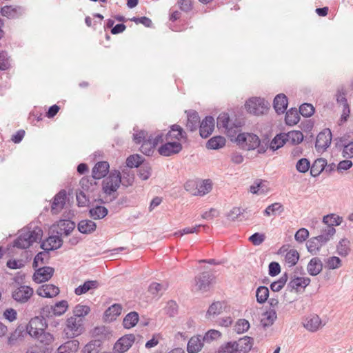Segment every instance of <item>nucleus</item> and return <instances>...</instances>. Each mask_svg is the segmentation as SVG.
<instances>
[{
  "instance_id": "1",
  "label": "nucleus",
  "mask_w": 353,
  "mask_h": 353,
  "mask_svg": "<svg viewBox=\"0 0 353 353\" xmlns=\"http://www.w3.org/2000/svg\"><path fill=\"white\" fill-rule=\"evenodd\" d=\"M48 323L45 322L41 327H34L32 325L27 327L30 335L37 339L36 346L28 350L26 353H50L53 350L52 343L54 336L52 334L46 332Z\"/></svg>"
},
{
  "instance_id": "2",
  "label": "nucleus",
  "mask_w": 353,
  "mask_h": 353,
  "mask_svg": "<svg viewBox=\"0 0 353 353\" xmlns=\"http://www.w3.org/2000/svg\"><path fill=\"white\" fill-rule=\"evenodd\" d=\"M235 141L246 150H253L257 148V152L259 154L265 153L268 148V141L263 140L261 143L259 137L253 133H239L235 139Z\"/></svg>"
},
{
  "instance_id": "3",
  "label": "nucleus",
  "mask_w": 353,
  "mask_h": 353,
  "mask_svg": "<svg viewBox=\"0 0 353 353\" xmlns=\"http://www.w3.org/2000/svg\"><path fill=\"white\" fill-rule=\"evenodd\" d=\"M43 230L39 227L34 229H23L19 236L14 241L13 246L19 249H26L30 247L33 243L41 239Z\"/></svg>"
},
{
  "instance_id": "4",
  "label": "nucleus",
  "mask_w": 353,
  "mask_h": 353,
  "mask_svg": "<svg viewBox=\"0 0 353 353\" xmlns=\"http://www.w3.org/2000/svg\"><path fill=\"white\" fill-rule=\"evenodd\" d=\"M121 183V174L119 171L111 172L102 182L103 192L108 196L113 195V199L117 197V191Z\"/></svg>"
},
{
  "instance_id": "5",
  "label": "nucleus",
  "mask_w": 353,
  "mask_h": 353,
  "mask_svg": "<svg viewBox=\"0 0 353 353\" xmlns=\"http://www.w3.org/2000/svg\"><path fill=\"white\" fill-rule=\"evenodd\" d=\"M217 127L224 128L228 136L233 137L236 130L241 127V123L236 120L232 121L228 113L222 112L217 117Z\"/></svg>"
},
{
  "instance_id": "6",
  "label": "nucleus",
  "mask_w": 353,
  "mask_h": 353,
  "mask_svg": "<svg viewBox=\"0 0 353 353\" xmlns=\"http://www.w3.org/2000/svg\"><path fill=\"white\" fill-rule=\"evenodd\" d=\"M245 106L248 112L254 115L263 114L268 110V103L260 97L249 99Z\"/></svg>"
},
{
  "instance_id": "7",
  "label": "nucleus",
  "mask_w": 353,
  "mask_h": 353,
  "mask_svg": "<svg viewBox=\"0 0 353 353\" xmlns=\"http://www.w3.org/2000/svg\"><path fill=\"white\" fill-rule=\"evenodd\" d=\"M84 330L83 319L75 316H70L66 320V327L64 332L68 338L79 336Z\"/></svg>"
},
{
  "instance_id": "8",
  "label": "nucleus",
  "mask_w": 353,
  "mask_h": 353,
  "mask_svg": "<svg viewBox=\"0 0 353 353\" xmlns=\"http://www.w3.org/2000/svg\"><path fill=\"white\" fill-rule=\"evenodd\" d=\"M33 293L34 290L31 287L21 285L12 292V298L16 302L24 304L28 302Z\"/></svg>"
},
{
  "instance_id": "9",
  "label": "nucleus",
  "mask_w": 353,
  "mask_h": 353,
  "mask_svg": "<svg viewBox=\"0 0 353 353\" xmlns=\"http://www.w3.org/2000/svg\"><path fill=\"white\" fill-rule=\"evenodd\" d=\"M182 150L183 145L180 142L166 141L159 147L158 152L163 157H168L179 154Z\"/></svg>"
},
{
  "instance_id": "10",
  "label": "nucleus",
  "mask_w": 353,
  "mask_h": 353,
  "mask_svg": "<svg viewBox=\"0 0 353 353\" xmlns=\"http://www.w3.org/2000/svg\"><path fill=\"white\" fill-rule=\"evenodd\" d=\"M332 134L329 128H325L320 132L316 139L315 148L317 152H324L330 147Z\"/></svg>"
},
{
  "instance_id": "11",
  "label": "nucleus",
  "mask_w": 353,
  "mask_h": 353,
  "mask_svg": "<svg viewBox=\"0 0 353 353\" xmlns=\"http://www.w3.org/2000/svg\"><path fill=\"white\" fill-rule=\"evenodd\" d=\"M170 130L165 135V141H179L188 140L186 132L178 124H173L169 127Z\"/></svg>"
},
{
  "instance_id": "12",
  "label": "nucleus",
  "mask_w": 353,
  "mask_h": 353,
  "mask_svg": "<svg viewBox=\"0 0 353 353\" xmlns=\"http://www.w3.org/2000/svg\"><path fill=\"white\" fill-rule=\"evenodd\" d=\"M135 335L133 334H125L119 339L114 345V353H124L127 352L135 341Z\"/></svg>"
},
{
  "instance_id": "13",
  "label": "nucleus",
  "mask_w": 353,
  "mask_h": 353,
  "mask_svg": "<svg viewBox=\"0 0 353 353\" xmlns=\"http://www.w3.org/2000/svg\"><path fill=\"white\" fill-rule=\"evenodd\" d=\"M214 279L213 274L210 272H203L195 276V286L198 290L208 292Z\"/></svg>"
},
{
  "instance_id": "14",
  "label": "nucleus",
  "mask_w": 353,
  "mask_h": 353,
  "mask_svg": "<svg viewBox=\"0 0 353 353\" xmlns=\"http://www.w3.org/2000/svg\"><path fill=\"white\" fill-rule=\"evenodd\" d=\"M54 269L50 266H44L35 270L32 280L37 283L49 281L53 276Z\"/></svg>"
},
{
  "instance_id": "15",
  "label": "nucleus",
  "mask_w": 353,
  "mask_h": 353,
  "mask_svg": "<svg viewBox=\"0 0 353 353\" xmlns=\"http://www.w3.org/2000/svg\"><path fill=\"white\" fill-rule=\"evenodd\" d=\"M54 316L52 305H45L41 309L39 316L32 319L30 325L33 324L37 325L39 323L43 326V323L48 322L47 319H50Z\"/></svg>"
},
{
  "instance_id": "16",
  "label": "nucleus",
  "mask_w": 353,
  "mask_h": 353,
  "mask_svg": "<svg viewBox=\"0 0 353 353\" xmlns=\"http://www.w3.org/2000/svg\"><path fill=\"white\" fill-rule=\"evenodd\" d=\"M214 128V119L212 116H206L201 122L199 134L202 138H208L212 133Z\"/></svg>"
},
{
  "instance_id": "17",
  "label": "nucleus",
  "mask_w": 353,
  "mask_h": 353,
  "mask_svg": "<svg viewBox=\"0 0 353 353\" xmlns=\"http://www.w3.org/2000/svg\"><path fill=\"white\" fill-rule=\"evenodd\" d=\"M66 199V190H61L53 198L51 205V212L55 214L61 210L65 204Z\"/></svg>"
},
{
  "instance_id": "18",
  "label": "nucleus",
  "mask_w": 353,
  "mask_h": 353,
  "mask_svg": "<svg viewBox=\"0 0 353 353\" xmlns=\"http://www.w3.org/2000/svg\"><path fill=\"white\" fill-rule=\"evenodd\" d=\"M109 163L107 161H99L95 164L92 170L93 179H101L106 176L109 172Z\"/></svg>"
},
{
  "instance_id": "19",
  "label": "nucleus",
  "mask_w": 353,
  "mask_h": 353,
  "mask_svg": "<svg viewBox=\"0 0 353 353\" xmlns=\"http://www.w3.org/2000/svg\"><path fill=\"white\" fill-rule=\"evenodd\" d=\"M59 293V289L52 284H43L38 288L37 294L42 297L52 298Z\"/></svg>"
},
{
  "instance_id": "20",
  "label": "nucleus",
  "mask_w": 353,
  "mask_h": 353,
  "mask_svg": "<svg viewBox=\"0 0 353 353\" xmlns=\"http://www.w3.org/2000/svg\"><path fill=\"white\" fill-rule=\"evenodd\" d=\"M310 281L311 280L308 277L295 276L288 283L287 288L290 292L294 290L299 291L300 288L304 289L309 285Z\"/></svg>"
},
{
  "instance_id": "21",
  "label": "nucleus",
  "mask_w": 353,
  "mask_h": 353,
  "mask_svg": "<svg viewBox=\"0 0 353 353\" xmlns=\"http://www.w3.org/2000/svg\"><path fill=\"white\" fill-rule=\"evenodd\" d=\"M122 311V306L119 303H114L110 306L103 314V320L105 322H112L116 320Z\"/></svg>"
},
{
  "instance_id": "22",
  "label": "nucleus",
  "mask_w": 353,
  "mask_h": 353,
  "mask_svg": "<svg viewBox=\"0 0 353 353\" xmlns=\"http://www.w3.org/2000/svg\"><path fill=\"white\" fill-rule=\"evenodd\" d=\"M225 307V303L223 301H216L212 303L206 312V318L213 321L215 317L223 312Z\"/></svg>"
},
{
  "instance_id": "23",
  "label": "nucleus",
  "mask_w": 353,
  "mask_h": 353,
  "mask_svg": "<svg viewBox=\"0 0 353 353\" xmlns=\"http://www.w3.org/2000/svg\"><path fill=\"white\" fill-rule=\"evenodd\" d=\"M288 99L284 94H277L273 101V107L279 114H283L288 108Z\"/></svg>"
},
{
  "instance_id": "24",
  "label": "nucleus",
  "mask_w": 353,
  "mask_h": 353,
  "mask_svg": "<svg viewBox=\"0 0 353 353\" xmlns=\"http://www.w3.org/2000/svg\"><path fill=\"white\" fill-rule=\"evenodd\" d=\"M185 113L188 117L186 123L187 129L190 132L196 131L200 122L198 112L195 110H185Z\"/></svg>"
},
{
  "instance_id": "25",
  "label": "nucleus",
  "mask_w": 353,
  "mask_h": 353,
  "mask_svg": "<svg viewBox=\"0 0 353 353\" xmlns=\"http://www.w3.org/2000/svg\"><path fill=\"white\" fill-rule=\"evenodd\" d=\"M304 327L310 332L317 331L321 325V319L318 315H310L305 318L303 323Z\"/></svg>"
},
{
  "instance_id": "26",
  "label": "nucleus",
  "mask_w": 353,
  "mask_h": 353,
  "mask_svg": "<svg viewBox=\"0 0 353 353\" xmlns=\"http://www.w3.org/2000/svg\"><path fill=\"white\" fill-rule=\"evenodd\" d=\"M253 345V339L245 336L235 341L237 353H248Z\"/></svg>"
},
{
  "instance_id": "27",
  "label": "nucleus",
  "mask_w": 353,
  "mask_h": 353,
  "mask_svg": "<svg viewBox=\"0 0 353 353\" xmlns=\"http://www.w3.org/2000/svg\"><path fill=\"white\" fill-rule=\"evenodd\" d=\"M201 336H194L190 339L187 345V351L188 353H197L201 350L203 343Z\"/></svg>"
},
{
  "instance_id": "28",
  "label": "nucleus",
  "mask_w": 353,
  "mask_h": 353,
  "mask_svg": "<svg viewBox=\"0 0 353 353\" xmlns=\"http://www.w3.org/2000/svg\"><path fill=\"white\" fill-rule=\"evenodd\" d=\"M97 229V224L92 220L83 219L77 224V230L83 234H90Z\"/></svg>"
},
{
  "instance_id": "29",
  "label": "nucleus",
  "mask_w": 353,
  "mask_h": 353,
  "mask_svg": "<svg viewBox=\"0 0 353 353\" xmlns=\"http://www.w3.org/2000/svg\"><path fill=\"white\" fill-rule=\"evenodd\" d=\"M323 267L321 260L318 257H314L309 261L307 265V270L310 275L314 276L321 272Z\"/></svg>"
},
{
  "instance_id": "30",
  "label": "nucleus",
  "mask_w": 353,
  "mask_h": 353,
  "mask_svg": "<svg viewBox=\"0 0 353 353\" xmlns=\"http://www.w3.org/2000/svg\"><path fill=\"white\" fill-rule=\"evenodd\" d=\"M26 334L24 327L19 325L8 338L7 343L10 346L15 345L19 341H22Z\"/></svg>"
},
{
  "instance_id": "31",
  "label": "nucleus",
  "mask_w": 353,
  "mask_h": 353,
  "mask_svg": "<svg viewBox=\"0 0 353 353\" xmlns=\"http://www.w3.org/2000/svg\"><path fill=\"white\" fill-rule=\"evenodd\" d=\"M88 214L94 220L102 219L108 215V210L104 206L96 205L90 208Z\"/></svg>"
},
{
  "instance_id": "32",
  "label": "nucleus",
  "mask_w": 353,
  "mask_h": 353,
  "mask_svg": "<svg viewBox=\"0 0 353 353\" xmlns=\"http://www.w3.org/2000/svg\"><path fill=\"white\" fill-rule=\"evenodd\" d=\"M327 166V161L323 158L316 159L310 165V174L313 177L318 176Z\"/></svg>"
},
{
  "instance_id": "33",
  "label": "nucleus",
  "mask_w": 353,
  "mask_h": 353,
  "mask_svg": "<svg viewBox=\"0 0 353 353\" xmlns=\"http://www.w3.org/2000/svg\"><path fill=\"white\" fill-rule=\"evenodd\" d=\"M79 346V342L77 340H70L60 345L57 350V353H75Z\"/></svg>"
},
{
  "instance_id": "34",
  "label": "nucleus",
  "mask_w": 353,
  "mask_h": 353,
  "mask_svg": "<svg viewBox=\"0 0 353 353\" xmlns=\"http://www.w3.org/2000/svg\"><path fill=\"white\" fill-rule=\"evenodd\" d=\"M58 227L59 232L57 233L59 234L68 236L75 228V223L70 220H60L58 222Z\"/></svg>"
},
{
  "instance_id": "35",
  "label": "nucleus",
  "mask_w": 353,
  "mask_h": 353,
  "mask_svg": "<svg viewBox=\"0 0 353 353\" xmlns=\"http://www.w3.org/2000/svg\"><path fill=\"white\" fill-rule=\"evenodd\" d=\"M99 286L97 281L88 280L85 281L82 285H80L74 290V293L77 295H82L85 294L90 290L97 289Z\"/></svg>"
},
{
  "instance_id": "36",
  "label": "nucleus",
  "mask_w": 353,
  "mask_h": 353,
  "mask_svg": "<svg viewBox=\"0 0 353 353\" xmlns=\"http://www.w3.org/2000/svg\"><path fill=\"white\" fill-rule=\"evenodd\" d=\"M225 142L226 140L225 137L222 136H214L208 141L206 148L210 150H218L225 146Z\"/></svg>"
},
{
  "instance_id": "37",
  "label": "nucleus",
  "mask_w": 353,
  "mask_h": 353,
  "mask_svg": "<svg viewBox=\"0 0 353 353\" xmlns=\"http://www.w3.org/2000/svg\"><path fill=\"white\" fill-rule=\"evenodd\" d=\"M139 319V314L137 312H130L125 315L123 320V325L126 329L134 327Z\"/></svg>"
},
{
  "instance_id": "38",
  "label": "nucleus",
  "mask_w": 353,
  "mask_h": 353,
  "mask_svg": "<svg viewBox=\"0 0 353 353\" xmlns=\"http://www.w3.org/2000/svg\"><path fill=\"white\" fill-rule=\"evenodd\" d=\"M265 317L261 319V323L264 328L273 325L277 318L275 309H270L263 314Z\"/></svg>"
},
{
  "instance_id": "39",
  "label": "nucleus",
  "mask_w": 353,
  "mask_h": 353,
  "mask_svg": "<svg viewBox=\"0 0 353 353\" xmlns=\"http://www.w3.org/2000/svg\"><path fill=\"white\" fill-rule=\"evenodd\" d=\"M343 221L342 217L336 216L334 214H327L323 216V223L325 225L324 228H334L335 225H339Z\"/></svg>"
},
{
  "instance_id": "40",
  "label": "nucleus",
  "mask_w": 353,
  "mask_h": 353,
  "mask_svg": "<svg viewBox=\"0 0 353 353\" xmlns=\"http://www.w3.org/2000/svg\"><path fill=\"white\" fill-rule=\"evenodd\" d=\"M336 232V230L334 228H323L321 230V234H319L317 236H315V238H317L318 241L323 245L325 243H327L332 236Z\"/></svg>"
},
{
  "instance_id": "41",
  "label": "nucleus",
  "mask_w": 353,
  "mask_h": 353,
  "mask_svg": "<svg viewBox=\"0 0 353 353\" xmlns=\"http://www.w3.org/2000/svg\"><path fill=\"white\" fill-rule=\"evenodd\" d=\"M300 117L298 110L295 108H290L286 112L285 121L288 125H294L299 121Z\"/></svg>"
},
{
  "instance_id": "42",
  "label": "nucleus",
  "mask_w": 353,
  "mask_h": 353,
  "mask_svg": "<svg viewBox=\"0 0 353 353\" xmlns=\"http://www.w3.org/2000/svg\"><path fill=\"white\" fill-rule=\"evenodd\" d=\"M286 143L285 133L277 134L271 141L268 143V147L272 150L276 151V150L283 147Z\"/></svg>"
},
{
  "instance_id": "43",
  "label": "nucleus",
  "mask_w": 353,
  "mask_h": 353,
  "mask_svg": "<svg viewBox=\"0 0 353 353\" xmlns=\"http://www.w3.org/2000/svg\"><path fill=\"white\" fill-rule=\"evenodd\" d=\"M48 245H49L48 249H44V250L52 251L60 248L63 244V240L61 235H52L50 236L47 239Z\"/></svg>"
},
{
  "instance_id": "44",
  "label": "nucleus",
  "mask_w": 353,
  "mask_h": 353,
  "mask_svg": "<svg viewBox=\"0 0 353 353\" xmlns=\"http://www.w3.org/2000/svg\"><path fill=\"white\" fill-rule=\"evenodd\" d=\"M286 141H290L292 145L301 143L303 140V134L301 131L294 130L285 133Z\"/></svg>"
},
{
  "instance_id": "45",
  "label": "nucleus",
  "mask_w": 353,
  "mask_h": 353,
  "mask_svg": "<svg viewBox=\"0 0 353 353\" xmlns=\"http://www.w3.org/2000/svg\"><path fill=\"white\" fill-rule=\"evenodd\" d=\"M22 10L23 8L21 6H5L1 8V14L3 17L14 19L17 17L18 12Z\"/></svg>"
},
{
  "instance_id": "46",
  "label": "nucleus",
  "mask_w": 353,
  "mask_h": 353,
  "mask_svg": "<svg viewBox=\"0 0 353 353\" xmlns=\"http://www.w3.org/2000/svg\"><path fill=\"white\" fill-rule=\"evenodd\" d=\"M143 163L144 158L138 154L130 155L126 159V165L130 168H137L138 169Z\"/></svg>"
},
{
  "instance_id": "47",
  "label": "nucleus",
  "mask_w": 353,
  "mask_h": 353,
  "mask_svg": "<svg viewBox=\"0 0 353 353\" xmlns=\"http://www.w3.org/2000/svg\"><path fill=\"white\" fill-rule=\"evenodd\" d=\"M288 279V274L285 272L277 281H275L270 284V290L274 292L281 291L286 284Z\"/></svg>"
},
{
  "instance_id": "48",
  "label": "nucleus",
  "mask_w": 353,
  "mask_h": 353,
  "mask_svg": "<svg viewBox=\"0 0 353 353\" xmlns=\"http://www.w3.org/2000/svg\"><path fill=\"white\" fill-rule=\"evenodd\" d=\"M101 345L100 340L91 341L85 345L83 353H102L101 352Z\"/></svg>"
},
{
  "instance_id": "49",
  "label": "nucleus",
  "mask_w": 353,
  "mask_h": 353,
  "mask_svg": "<svg viewBox=\"0 0 353 353\" xmlns=\"http://www.w3.org/2000/svg\"><path fill=\"white\" fill-rule=\"evenodd\" d=\"M212 190V183L210 180H204L200 184L196 183V196H203Z\"/></svg>"
},
{
  "instance_id": "50",
  "label": "nucleus",
  "mask_w": 353,
  "mask_h": 353,
  "mask_svg": "<svg viewBox=\"0 0 353 353\" xmlns=\"http://www.w3.org/2000/svg\"><path fill=\"white\" fill-rule=\"evenodd\" d=\"M269 289L266 286H259L256 291V301L263 304L265 303L269 297Z\"/></svg>"
},
{
  "instance_id": "51",
  "label": "nucleus",
  "mask_w": 353,
  "mask_h": 353,
  "mask_svg": "<svg viewBox=\"0 0 353 353\" xmlns=\"http://www.w3.org/2000/svg\"><path fill=\"white\" fill-rule=\"evenodd\" d=\"M322 245L317 238L315 237L309 239L306 243L307 251L313 255L317 254Z\"/></svg>"
},
{
  "instance_id": "52",
  "label": "nucleus",
  "mask_w": 353,
  "mask_h": 353,
  "mask_svg": "<svg viewBox=\"0 0 353 353\" xmlns=\"http://www.w3.org/2000/svg\"><path fill=\"white\" fill-rule=\"evenodd\" d=\"M90 311L88 305L78 304L73 309V316L77 319H82L88 315Z\"/></svg>"
},
{
  "instance_id": "53",
  "label": "nucleus",
  "mask_w": 353,
  "mask_h": 353,
  "mask_svg": "<svg viewBox=\"0 0 353 353\" xmlns=\"http://www.w3.org/2000/svg\"><path fill=\"white\" fill-rule=\"evenodd\" d=\"M299 256H300L298 251L296 250L292 249L285 254V262L289 265L290 267H292L297 263L299 259Z\"/></svg>"
},
{
  "instance_id": "54",
  "label": "nucleus",
  "mask_w": 353,
  "mask_h": 353,
  "mask_svg": "<svg viewBox=\"0 0 353 353\" xmlns=\"http://www.w3.org/2000/svg\"><path fill=\"white\" fill-rule=\"evenodd\" d=\"M137 175L142 180H147L151 175V167L148 163H144L137 169Z\"/></svg>"
},
{
  "instance_id": "55",
  "label": "nucleus",
  "mask_w": 353,
  "mask_h": 353,
  "mask_svg": "<svg viewBox=\"0 0 353 353\" xmlns=\"http://www.w3.org/2000/svg\"><path fill=\"white\" fill-rule=\"evenodd\" d=\"M52 307L54 310V314L55 316H61L67 311L68 308V303L67 301L61 300L52 305Z\"/></svg>"
},
{
  "instance_id": "56",
  "label": "nucleus",
  "mask_w": 353,
  "mask_h": 353,
  "mask_svg": "<svg viewBox=\"0 0 353 353\" xmlns=\"http://www.w3.org/2000/svg\"><path fill=\"white\" fill-rule=\"evenodd\" d=\"M235 346V341H228L219 347L218 353H237Z\"/></svg>"
},
{
  "instance_id": "57",
  "label": "nucleus",
  "mask_w": 353,
  "mask_h": 353,
  "mask_svg": "<svg viewBox=\"0 0 353 353\" xmlns=\"http://www.w3.org/2000/svg\"><path fill=\"white\" fill-rule=\"evenodd\" d=\"M249 328L250 323L244 319H239L234 325V330L238 334L243 333L248 331Z\"/></svg>"
},
{
  "instance_id": "58",
  "label": "nucleus",
  "mask_w": 353,
  "mask_h": 353,
  "mask_svg": "<svg viewBox=\"0 0 353 353\" xmlns=\"http://www.w3.org/2000/svg\"><path fill=\"white\" fill-rule=\"evenodd\" d=\"M140 151L146 156L150 157L153 154L155 150V148L152 144L147 140H144L143 142L141 143Z\"/></svg>"
},
{
  "instance_id": "59",
  "label": "nucleus",
  "mask_w": 353,
  "mask_h": 353,
  "mask_svg": "<svg viewBox=\"0 0 353 353\" xmlns=\"http://www.w3.org/2000/svg\"><path fill=\"white\" fill-rule=\"evenodd\" d=\"M49 252L48 250H44L42 252H39L36 254V256L34 258L32 266L34 268H37L39 266V263L43 264L45 263V259H48L49 257Z\"/></svg>"
},
{
  "instance_id": "60",
  "label": "nucleus",
  "mask_w": 353,
  "mask_h": 353,
  "mask_svg": "<svg viewBox=\"0 0 353 353\" xmlns=\"http://www.w3.org/2000/svg\"><path fill=\"white\" fill-rule=\"evenodd\" d=\"M299 114L304 117H310L314 112V108L308 103H305L299 107Z\"/></svg>"
},
{
  "instance_id": "61",
  "label": "nucleus",
  "mask_w": 353,
  "mask_h": 353,
  "mask_svg": "<svg viewBox=\"0 0 353 353\" xmlns=\"http://www.w3.org/2000/svg\"><path fill=\"white\" fill-rule=\"evenodd\" d=\"M349 241L347 239H341L336 246L337 253L341 256H345L348 254L350 248L348 247Z\"/></svg>"
},
{
  "instance_id": "62",
  "label": "nucleus",
  "mask_w": 353,
  "mask_h": 353,
  "mask_svg": "<svg viewBox=\"0 0 353 353\" xmlns=\"http://www.w3.org/2000/svg\"><path fill=\"white\" fill-rule=\"evenodd\" d=\"M310 162L307 159L302 158L297 161L296 168L298 172L301 173H305L310 168Z\"/></svg>"
},
{
  "instance_id": "63",
  "label": "nucleus",
  "mask_w": 353,
  "mask_h": 353,
  "mask_svg": "<svg viewBox=\"0 0 353 353\" xmlns=\"http://www.w3.org/2000/svg\"><path fill=\"white\" fill-rule=\"evenodd\" d=\"M165 313L170 317L174 316L178 312V305L172 300L169 301L165 307Z\"/></svg>"
},
{
  "instance_id": "64",
  "label": "nucleus",
  "mask_w": 353,
  "mask_h": 353,
  "mask_svg": "<svg viewBox=\"0 0 353 353\" xmlns=\"http://www.w3.org/2000/svg\"><path fill=\"white\" fill-rule=\"evenodd\" d=\"M221 336V333L216 330H210L208 331L202 337L203 341L210 343L212 341L219 339Z\"/></svg>"
}]
</instances>
